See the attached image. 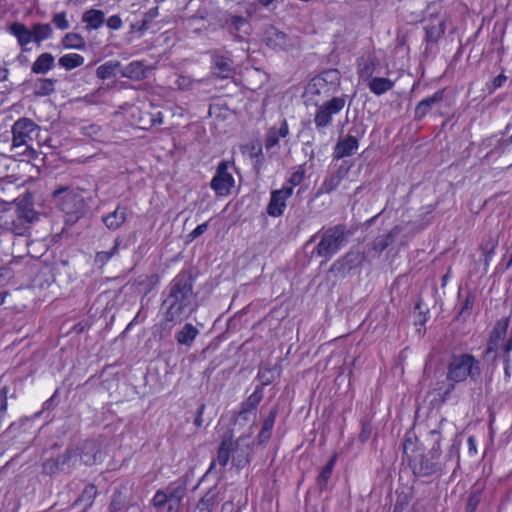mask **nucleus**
Wrapping results in <instances>:
<instances>
[{
    "label": "nucleus",
    "instance_id": "bf43d9fd",
    "mask_svg": "<svg viewBox=\"0 0 512 512\" xmlns=\"http://www.w3.org/2000/svg\"><path fill=\"white\" fill-rule=\"evenodd\" d=\"M101 128L97 124H90L81 128V132L84 136L95 138L99 135Z\"/></svg>",
    "mask_w": 512,
    "mask_h": 512
},
{
    "label": "nucleus",
    "instance_id": "ea45409f",
    "mask_svg": "<svg viewBox=\"0 0 512 512\" xmlns=\"http://www.w3.org/2000/svg\"><path fill=\"white\" fill-rule=\"evenodd\" d=\"M121 242H122L121 238L117 237V238H115L114 244H113L112 248L109 251H99V252H97L96 255H95V259H94L95 263L97 265H99L100 267H103L104 265H106L108 263V261L113 256L118 254Z\"/></svg>",
    "mask_w": 512,
    "mask_h": 512
},
{
    "label": "nucleus",
    "instance_id": "20e7f679",
    "mask_svg": "<svg viewBox=\"0 0 512 512\" xmlns=\"http://www.w3.org/2000/svg\"><path fill=\"white\" fill-rule=\"evenodd\" d=\"M352 232L345 224H336L320 233V241L312 254L323 258V263L331 260L348 242Z\"/></svg>",
    "mask_w": 512,
    "mask_h": 512
},
{
    "label": "nucleus",
    "instance_id": "774afa93",
    "mask_svg": "<svg viewBox=\"0 0 512 512\" xmlns=\"http://www.w3.org/2000/svg\"><path fill=\"white\" fill-rule=\"evenodd\" d=\"M502 350L504 352L503 357L510 356V352L512 351V330L509 334L508 339L502 345Z\"/></svg>",
    "mask_w": 512,
    "mask_h": 512
},
{
    "label": "nucleus",
    "instance_id": "6e6552de",
    "mask_svg": "<svg viewBox=\"0 0 512 512\" xmlns=\"http://www.w3.org/2000/svg\"><path fill=\"white\" fill-rule=\"evenodd\" d=\"M317 106L314 115V123L317 130L321 131L332 124L333 116L339 114L346 105V95L333 96L331 99L325 100Z\"/></svg>",
    "mask_w": 512,
    "mask_h": 512
},
{
    "label": "nucleus",
    "instance_id": "0e129e2a",
    "mask_svg": "<svg viewBox=\"0 0 512 512\" xmlns=\"http://www.w3.org/2000/svg\"><path fill=\"white\" fill-rule=\"evenodd\" d=\"M106 24L110 29L118 30L122 26V20L118 15H112L107 19Z\"/></svg>",
    "mask_w": 512,
    "mask_h": 512
},
{
    "label": "nucleus",
    "instance_id": "052dcab7",
    "mask_svg": "<svg viewBox=\"0 0 512 512\" xmlns=\"http://www.w3.org/2000/svg\"><path fill=\"white\" fill-rule=\"evenodd\" d=\"M193 79L190 76L180 75L176 80V85L180 90L190 89Z\"/></svg>",
    "mask_w": 512,
    "mask_h": 512
},
{
    "label": "nucleus",
    "instance_id": "37998d69",
    "mask_svg": "<svg viewBox=\"0 0 512 512\" xmlns=\"http://www.w3.org/2000/svg\"><path fill=\"white\" fill-rule=\"evenodd\" d=\"M280 375L279 369L274 367H262L259 369L257 378L261 381V387L271 384Z\"/></svg>",
    "mask_w": 512,
    "mask_h": 512
},
{
    "label": "nucleus",
    "instance_id": "6ab92c4d",
    "mask_svg": "<svg viewBox=\"0 0 512 512\" xmlns=\"http://www.w3.org/2000/svg\"><path fill=\"white\" fill-rule=\"evenodd\" d=\"M292 193V187H282L281 189L273 190L266 208L267 214L272 217L281 216L286 207V200L292 195Z\"/></svg>",
    "mask_w": 512,
    "mask_h": 512
},
{
    "label": "nucleus",
    "instance_id": "a19ab883",
    "mask_svg": "<svg viewBox=\"0 0 512 512\" xmlns=\"http://www.w3.org/2000/svg\"><path fill=\"white\" fill-rule=\"evenodd\" d=\"M119 68L120 63L118 61H108L97 68L96 75L99 79L106 80L115 76Z\"/></svg>",
    "mask_w": 512,
    "mask_h": 512
},
{
    "label": "nucleus",
    "instance_id": "13d9d810",
    "mask_svg": "<svg viewBox=\"0 0 512 512\" xmlns=\"http://www.w3.org/2000/svg\"><path fill=\"white\" fill-rule=\"evenodd\" d=\"M52 22L57 28L61 30H66L69 28V22L66 19V14L64 12L55 14L53 16Z\"/></svg>",
    "mask_w": 512,
    "mask_h": 512
},
{
    "label": "nucleus",
    "instance_id": "7c9ffc66",
    "mask_svg": "<svg viewBox=\"0 0 512 512\" xmlns=\"http://www.w3.org/2000/svg\"><path fill=\"white\" fill-rule=\"evenodd\" d=\"M289 134V128L286 119H283L279 128L271 127L265 136V148L267 150L278 145L280 138H285Z\"/></svg>",
    "mask_w": 512,
    "mask_h": 512
},
{
    "label": "nucleus",
    "instance_id": "72a5a7b5",
    "mask_svg": "<svg viewBox=\"0 0 512 512\" xmlns=\"http://www.w3.org/2000/svg\"><path fill=\"white\" fill-rule=\"evenodd\" d=\"M54 61V56L51 53H42L32 64L31 71L35 74H45L53 68Z\"/></svg>",
    "mask_w": 512,
    "mask_h": 512
},
{
    "label": "nucleus",
    "instance_id": "49530a36",
    "mask_svg": "<svg viewBox=\"0 0 512 512\" xmlns=\"http://www.w3.org/2000/svg\"><path fill=\"white\" fill-rule=\"evenodd\" d=\"M97 487L94 484H88L85 486L84 490L82 491L79 498L76 500V503L78 502H85L86 503V510L87 508H90L93 505L94 499L97 496Z\"/></svg>",
    "mask_w": 512,
    "mask_h": 512
},
{
    "label": "nucleus",
    "instance_id": "2eb2a0df",
    "mask_svg": "<svg viewBox=\"0 0 512 512\" xmlns=\"http://www.w3.org/2000/svg\"><path fill=\"white\" fill-rule=\"evenodd\" d=\"M234 185V178L228 172V163L221 161L216 169V173L210 182V187L218 196H226L230 193Z\"/></svg>",
    "mask_w": 512,
    "mask_h": 512
},
{
    "label": "nucleus",
    "instance_id": "c85d7f7f",
    "mask_svg": "<svg viewBox=\"0 0 512 512\" xmlns=\"http://www.w3.org/2000/svg\"><path fill=\"white\" fill-rule=\"evenodd\" d=\"M402 231L401 227L396 225L388 233L377 236L372 242V250L377 255H380L386 248H388Z\"/></svg>",
    "mask_w": 512,
    "mask_h": 512
},
{
    "label": "nucleus",
    "instance_id": "473e14b6",
    "mask_svg": "<svg viewBox=\"0 0 512 512\" xmlns=\"http://www.w3.org/2000/svg\"><path fill=\"white\" fill-rule=\"evenodd\" d=\"M198 334L199 330L194 325L186 323L182 329L177 332L175 338L178 344L190 347Z\"/></svg>",
    "mask_w": 512,
    "mask_h": 512
},
{
    "label": "nucleus",
    "instance_id": "c756f323",
    "mask_svg": "<svg viewBox=\"0 0 512 512\" xmlns=\"http://www.w3.org/2000/svg\"><path fill=\"white\" fill-rule=\"evenodd\" d=\"M233 446V432L230 430L223 434L217 451V462L222 467H225L228 464L231 452H233Z\"/></svg>",
    "mask_w": 512,
    "mask_h": 512
},
{
    "label": "nucleus",
    "instance_id": "2f4dec72",
    "mask_svg": "<svg viewBox=\"0 0 512 512\" xmlns=\"http://www.w3.org/2000/svg\"><path fill=\"white\" fill-rule=\"evenodd\" d=\"M336 463V454H333L325 466L321 469L317 479L316 485L320 493L327 489L328 481L332 476L334 466Z\"/></svg>",
    "mask_w": 512,
    "mask_h": 512
},
{
    "label": "nucleus",
    "instance_id": "7ed1b4c3",
    "mask_svg": "<svg viewBox=\"0 0 512 512\" xmlns=\"http://www.w3.org/2000/svg\"><path fill=\"white\" fill-rule=\"evenodd\" d=\"M481 376L480 362L471 354L464 353L452 355L447 366V379L451 381L443 389L435 388L441 402H445L450 393L455 389V383L463 382L466 379L476 382Z\"/></svg>",
    "mask_w": 512,
    "mask_h": 512
},
{
    "label": "nucleus",
    "instance_id": "f03ea898",
    "mask_svg": "<svg viewBox=\"0 0 512 512\" xmlns=\"http://www.w3.org/2000/svg\"><path fill=\"white\" fill-rule=\"evenodd\" d=\"M429 434L433 445L426 453L416 451L411 438H406L403 443L404 454L408 457L409 466L415 477L439 478L446 470V462L440 459V433L437 430H431Z\"/></svg>",
    "mask_w": 512,
    "mask_h": 512
},
{
    "label": "nucleus",
    "instance_id": "4be33fe9",
    "mask_svg": "<svg viewBox=\"0 0 512 512\" xmlns=\"http://www.w3.org/2000/svg\"><path fill=\"white\" fill-rule=\"evenodd\" d=\"M186 482L171 483L165 489L170 500V505L167 506V512H178L180 504L186 494Z\"/></svg>",
    "mask_w": 512,
    "mask_h": 512
},
{
    "label": "nucleus",
    "instance_id": "ddd939ff",
    "mask_svg": "<svg viewBox=\"0 0 512 512\" xmlns=\"http://www.w3.org/2000/svg\"><path fill=\"white\" fill-rule=\"evenodd\" d=\"M254 440L251 434L240 436L233 446L232 463L237 469H242L251 461Z\"/></svg>",
    "mask_w": 512,
    "mask_h": 512
},
{
    "label": "nucleus",
    "instance_id": "680f3d73",
    "mask_svg": "<svg viewBox=\"0 0 512 512\" xmlns=\"http://www.w3.org/2000/svg\"><path fill=\"white\" fill-rule=\"evenodd\" d=\"M208 229V223H203L198 225L193 231H191L188 235V241H193L202 234H204Z\"/></svg>",
    "mask_w": 512,
    "mask_h": 512
},
{
    "label": "nucleus",
    "instance_id": "1a4fd4ad",
    "mask_svg": "<svg viewBox=\"0 0 512 512\" xmlns=\"http://www.w3.org/2000/svg\"><path fill=\"white\" fill-rule=\"evenodd\" d=\"M76 465V450L67 448L57 457H51L43 461L42 473L54 476L59 473H70Z\"/></svg>",
    "mask_w": 512,
    "mask_h": 512
},
{
    "label": "nucleus",
    "instance_id": "c9c22d12",
    "mask_svg": "<svg viewBox=\"0 0 512 512\" xmlns=\"http://www.w3.org/2000/svg\"><path fill=\"white\" fill-rule=\"evenodd\" d=\"M82 21L88 29H98L104 23V13L101 10L90 9L83 14Z\"/></svg>",
    "mask_w": 512,
    "mask_h": 512
},
{
    "label": "nucleus",
    "instance_id": "a878e982",
    "mask_svg": "<svg viewBox=\"0 0 512 512\" xmlns=\"http://www.w3.org/2000/svg\"><path fill=\"white\" fill-rule=\"evenodd\" d=\"M7 30L16 37L22 51L27 52L30 50L27 48V45L32 42L33 34H31V30L25 24L13 22L8 26Z\"/></svg>",
    "mask_w": 512,
    "mask_h": 512
},
{
    "label": "nucleus",
    "instance_id": "c03bdc74",
    "mask_svg": "<svg viewBox=\"0 0 512 512\" xmlns=\"http://www.w3.org/2000/svg\"><path fill=\"white\" fill-rule=\"evenodd\" d=\"M62 45L66 48L84 50L86 47L85 40L80 34L67 33L62 38Z\"/></svg>",
    "mask_w": 512,
    "mask_h": 512
},
{
    "label": "nucleus",
    "instance_id": "4d7b16f0",
    "mask_svg": "<svg viewBox=\"0 0 512 512\" xmlns=\"http://www.w3.org/2000/svg\"><path fill=\"white\" fill-rule=\"evenodd\" d=\"M278 413V409L276 406L272 407L269 414L266 416V418L263 421L262 429L270 430L272 431L275 419Z\"/></svg>",
    "mask_w": 512,
    "mask_h": 512
},
{
    "label": "nucleus",
    "instance_id": "8fccbe9b",
    "mask_svg": "<svg viewBox=\"0 0 512 512\" xmlns=\"http://www.w3.org/2000/svg\"><path fill=\"white\" fill-rule=\"evenodd\" d=\"M476 300V295L474 292L469 291L465 297L464 303L458 313V319L463 317V319H466L472 311L473 305Z\"/></svg>",
    "mask_w": 512,
    "mask_h": 512
},
{
    "label": "nucleus",
    "instance_id": "a211bd4d",
    "mask_svg": "<svg viewBox=\"0 0 512 512\" xmlns=\"http://www.w3.org/2000/svg\"><path fill=\"white\" fill-rule=\"evenodd\" d=\"M350 168L351 165H349L346 161H343L336 169V171L325 177L320 187L318 188L317 195L329 194L336 190L341 181L347 177Z\"/></svg>",
    "mask_w": 512,
    "mask_h": 512
},
{
    "label": "nucleus",
    "instance_id": "864d4df0",
    "mask_svg": "<svg viewBox=\"0 0 512 512\" xmlns=\"http://www.w3.org/2000/svg\"><path fill=\"white\" fill-rule=\"evenodd\" d=\"M372 434V425L369 421L362 420L361 421V432L359 434V441L364 444L366 443Z\"/></svg>",
    "mask_w": 512,
    "mask_h": 512
},
{
    "label": "nucleus",
    "instance_id": "393cba45",
    "mask_svg": "<svg viewBox=\"0 0 512 512\" xmlns=\"http://www.w3.org/2000/svg\"><path fill=\"white\" fill-rule=\"evenodd\" d=\"M74 450H76V458L79 457L83 464L91 466L96 462L98 449L95 441L86 439L81 442Z\"/></svg>",
    "mask_w": 512,
    "mask_h": 512
},
{
    "label": "nucleus",
    "instance_id": "de8ad7c7",
    "mask_svg": "<svg viewBox=\"0 0 512 512\" xmlns=\"http://www.w3.org/2000/svg\"><path fill=\"white\" fill-rule=\"evenodd\" d=\"M126 504V496L121 490H115L109 503V512H119Z\"/></svg>",
    "mask_w": 512,
    "mask_h": 512
},
{
    "label": "nucleus",
    "instance_id": "4468645a",
    "mask_svg": "<svg viewBox=\"0 0 512 512\" xmlns=\"http://www.w3.org/2000/svg\"><path fill=\"white\" fill-rule=\"evenodd\" d=\"M365 259L363 253L358 250H350L344 256L338 258L330 267L329 272L346 276L352 269L360 266Z\"/></svg>",
    "mask_w": 512,
    "mask_h": 512
},
{
    "label": "nucleus",
    "instance_id": "f8f14e48",
    "mask_svg": "<svg viewBox=\"0 0 512 512\" xmlns=\"http://www.w3.org/2000/svg\"><path fill=\"white\" fill-rule=\"evenodd\" d=\"M209 54L213 76L219 79H230L235 75V64L230 56L217 49L210 51Z\"/></svg>",
    "mask_w": 512,
    "mask_h": 512
},
{
    "label": "nucleus",
    "instance_id": "5fc2aeb1",
    "mask_svg": "<svg viewBox=\"0 0 512 512\" xmlns=\"http://www.w3.org/2000/svg\"><path fill=\"white\" fill-rule=\"evenodd\" d=\"M12 207L11 203L7 202H0V228L5 230L8 218V213L10 212V209Z\"/></svg>",
    "mask_w": 512,
    "mask_h": 512
},
{
    "label": "nucleus",
    "instance_id": "3c124183",
    "mask_svg": "<svg viewBox=\"0 0 512 512\" xmlns=\"http://www.w3.org/2000/svg\"><path fill=\"white\" fill-rule=\"evenodd\" d=\"M482 492L480 489L474 490L467 498L464 512H475L481 502Z\"/></svg>",
    "mask_w": 512,
    "mask_h": 512
},
{
    "label": "nucleus",
    "instance_id": "423d86ee",
    "mask_svg": "<svg viewBox=\"0 0 512 512\" xmlns=\"http://www.w3.org/2000/svg\"><path fill=\"white\" fill-rule=\"evenodd\" d=\"M341 74L337 69H327L313 77L305 87L304 95L313 100L315 96L330 97L340 89Z\"/></svg>",
    "mask_w": 512,
    "mask_h": 512
},
{
    "label": "nucleus",
    "instance_id": "58836bf2",
    "mask_svg": "<svg viewBox=\"0 0 512 512\" xmlns=\"http://www.w3.org/2000/svg\"><path fill=\"white\" fill-rule=\"evenodd\" d=\"M263 398V388L257 386L255 391L241 404L240 414L248 413L256 409Z\"/></svg>",
    "mask_w": 512,
    "mask_h": 512
},
{
    "label": "nucleus",
    "instance_id": "09e8293b",
    "mask_svg": "<svg viewBox=\"0 0 512 512\" xmlns=\"http://www.w3.org/2000/svg\"><path fill=\"white\" fill-rule=\"evenodd\" d=\"M151 504L157 511H161L165 507V505L169 506L170 500L168 499L166 490H157L151 500Z\"/></svg>",
    "mask_w": 512,
    "mask_h": 512
},
{
    "label": "nucleus",
    "instance_id": "603ef678",
    "mask_svg": "<svg viewBox=\"0 0 512 512\" xmlns=\"http://www.w3.org/2000/svg\"><path fill=\"white\" fill-rule=\"evenodd\" d=\"M158 278L155 275L152 276H140L135 280V284L138 286H145V294H147L152 286L157 282Z\"/></svg>",
    "mask_w": 512,
    "mask_h": 512
},
{
    "label": "nucleus",
    "instance_id": "e2e57ef3",
    "mask_svg": "<svg viewBox=\"0 0 512 512\" xmlns=\"http://www.w3.org/2000/svg\"><path fill=\"white\" fill-rule=\"evenodd\" d=\"M304 175L305 171L302 169L293 172L289 178V183L291 184L290 187L293 188V186L299 185L303 181Z\"/></svg>",
    "mask_w": 512,
    "mask_h": 512
},
{
    "label": "nucleus",
    "instance_id": "0eeeda50",
    "mask_svg": "<svg viewBox=\"0 0 512 512\" xmlns=\"http://www.w3.org/2000/svg\"><path fill=\"white\" fill-rule=\"evenodd\" d=\"M56 193H63L59 207L66 215V224H74L86 214L87 205L81 194L66 189L58 190Z\"/></svg>",
    "mask_w": 512,
    "mask_h": 512
},
{
    "label": "nucleus",
    "instance_id": "69168bd1",
    "mask_svg": "<svg viewBox=\"0 0 512 512\" xmlns=\"http://www.w3.org/2000/svg\"><path fill=\"white\" fill-rule=\"evenodd\" d=\"M359 66H360L359 73H360L361 78H369L372 75V73H373L372 64H370L369 62H365L363 65L359 64Z\"/></svg>",
    "mask_w": 512,
    "mask_h": 512
},
{
    "label": "nucleus",
    "instance_id": "412c9836",
    "mask_svg": "<svg viewBox=\"0 0 512 512\" xmlns=\"http://www.w3.org/2000/svg\"><path fill=\"white\" fill-rule=\"evenodd\" d=\"M30 424L29 419L21 418L12 422L1 434L0 442L9 444L10 442L20 439L23 443L27 442L25 434L27 432L26 426Z\"/></svg>",
    "mask_w": 512,
    "mask_h": 512
},
{
    "label": "nucleus",
    "instance_id": "39448f33",
    "mask_svg": "<svg viewBox=\"0 0 512 512\" xmlns=\"http://www.w3.org/2000/svg\"><path fill=\"white\" fill-rule=\"evenodd\" d=\"M8 221L5 231H9L18 236L27 234L31 225L39 219V213L36 212L32 204L28 202H20L13 205L8 213Z\"/></svg>",
    "mask_w": 512,
    "mask_h": 512
},
{
    "label": "nucleus",
    "instance_id": "b1692460",
    "mask_svg": "<svg viewBox=\"0 0 512 512\" xmlns=\"http://www.w3.org/2000/svg\"><path fill=\"white\" fill-rule=\"evenodd\" d=\"M128 208L120 204L114 211L102 216V222L110 231L119 229L127 220Z\"/></svg>",
    "mask_w": 512,
    "mask_h": 512
},
{
    "label": "nucleus",
    "instance_id": "bb28decb",
    "mask_svg": "<svg viewBox=\"0 0 512 512\" xmlns=\"http://www.w3.org/2000/svg\"><path fill=\"white\" fill-rule=\"evenodd\" d=\"M225 25L234 39L241 41L239 33L249 34V22L247 18L240 15H230L225 19Z\"/></svg>",
    "mask_w": 512,
    "mask_h": 512
},
{
    "label": "nucleus",
    "instance_id": "9b49d317",
    "mask_svg": "<svg viewBox=\"0 0 512 512\" xmlns=\"http://www.w3.org/2000/svg\"><path fill=\"white\" fill-rule=\"evenodd\" d=\"M262 41L275 51H288L295 47V40L273 25L263 28Z\"/></svg>",
    "mask_w": 512,
    "mask_h": 512
},
{
    "label": "nucleus",
    "instance_id": "aec40b11",
    "mask_svg": "<svg viewBox=\"0 0 512 512\" xmlns=\"http://www.w3.org/2000/svg\"><path fill=\"white\" fill-rule=\"evenodd\" d=\"M225 490L222 487H211L196 503L193 512H212L224 499Z\"/></svg>",
    "mask_w": 512,
    "mask_h": 512
},
{
    "label": "nucleus",
    "instance_id": "79ce46f5",
    "mask_svg": "<svg viewBox=\"0 0 512 512\" xmlns=\"http://www.w3.org/2000/svg\"><path fill=\"white\" fill-rule=\"evenodd\" d=\"M84 63V57L80 54L71 53L61 56L58 60V64L66 70H72L77 68Z\"/></svg>",
    "mask_w": 512,
    "mask_h": 512
},
{
    "label": "nucleus",
    "instance_id": "338daca9",
    "mask_svg": "<svg viewBox=\"0 0 512 512\" xmlns=\"http://www.w3.org/2000/svg\"><path fill=\"white\" fill-rule=\"evenodd\" d=\"M271 435H272V431L266 430V429H261V431L257 437L258 444L259 445L266 444L270 440Z\"/></svg>",
    "mask_w": 512,
    "mask_h": 512
},
{
    "label": "nucleus",
    "instance_id": "dca6fc26",
    "mask_svg": "<svg viewBox=\"0 0 512 512\" xmlns=\"http://www.w3.org/2000/svg\"><path fill=\"white\" fill-rule=\"evenodd\" d=\"M351 132H355V135L349 134L345 138L339 139L336 143L333 152L334 159L340 160L344 157L352 156L358 150V138L364 134V129L352 128Z\"/></svg>",
    "mask_w": 512,
    "mask_h": 512
},
{
    "label": "nucleus",
    "instance_id": "5701e85b",
    "mask_svg": "<svg viewBox=\"0 0 512 512\" xmlns=\"http://www.w3.org/2000/svg\"><path fill=\"white\" fill-rule=\"evenodd\" d=\"M510 319L508 317L503 318L496 322L494 325L488 342V346L486 348L485 353L489 354L491 352H496L499 347L500 340L506 335L508 327H509Z\"/></svg>",
    "mask_w": 512,
    "mask_h": 512
},
{
    "label": "nucleus",
    "instance_id": "4c0bfd02",
    "mask_svg": "<svg viewBox=\"0 0 512 512\" xmlns=\"http://www.w3.org/2000/svg\"><path fill=\"white\" fill-rule=\"evenodd\" d=\"M53 30L48 23H37L34 24L31 29V34H33L32 41L37 43L38 45L46 39L51 38Z\"/></svg>",
    "mask_w": 512,
    "mask_h": 512
},
{
    "label": "nucleus",
    "instance_id": "cd10ccee",
    "mask_svg": "<svg viewBox=\"0 0 512 512\" xmlns=\"http://www.w3.org/2000/svg\"><path fill=\"white\" fill-rule=\"evenodd\" d=\"M427 42H437L445 32V23L438 17H431L424 26Z\"/></svg>",
    "mask_w": 512,
    "mask_h": 512
},
{
    "label": "nucleus",
    "instance_id": "a18cd8bd",
    "mask_svg": "<svg viewBox=\"0 0 512 512\" xmlns=\"http://www.w3.org/2000/svg\"><path fill=\"white\" fill-rule=\"evenodd\" d=\"M55 80L50 78L40 79L34 88L36 96H48L55 91Z\"/></svg>",
    "mask_w": 512,
    "mask_h": 512
},
{
    "label": "nucleus",
    "instance_id": "f704fd0d",
    "mask_svg": "<svg viewBox=\"0 0 512 512\" xmlns=\"http://www.w3.org/2000/svg\"><path fill=\"white\" fill-rule=\"evenodd\" d=\"M394 86V82L389 78L374 77L368 82V87L371 92L375 95H382L387 91L391 90Z\"/></svg>",
    "mask_w": 512,
    "mask_h": 512
},
{
    "label": "nucleus",
    "instance_id": "f3484780",
    "mask_svg": "<svg viewBox=\"0 0 512 512\" xmlns=\"http://www.w3.org/2000/svg\"><path fill=\"white\" fill-rule=\"evenodd\" d=\"M445 90H437L433 95L428 96L421 100L414 110V119L417 121L422 120L432 111H439L442 107Z\"/></svg>",
    "mask_w": 512,
    "mask_h": 512
},
{
    "label": "nucleus",
    "instance_id": "6e6d98bb",
    "mask_svg": "<svg viewBox=\"0 0 512 512\" xmlns=\"http://www.w3.org/2000/svg\"><path fill=\"white\" fill-rule=\"evenodd\" d=\"M148 119L147 121H144L143 123V129H148L154 125H160L163 122V116L160 111L156 112L155 114H147Z\"/></svg>",
    "mask_w": 512,
    "mask_h": 512
},
{
    "label": "nucleus",
    "instance_id": "9d476101",
    "mask_svg": "<svg viewBox=\"0 0 512 512\" xmlns=\"http://www.w3.org/2000/svg\"><path fill=\"white\" fill-rule=\"evenodd\" d=\"M38 125L29 118L22 117L12 126V144L10 150L14 151L21 147H29L28 142L33 140V134L38 129Z\"/></svg>",
    "mask_w": 512,
    "mask_h": 512
},
{
    "label": "nucleus",
    "instance_id": "e433bc0d",
    "mask_svg": "<svg viewBox=\"0 0 512 512\" xmlns=\"http://www.w3.org/2000/svg\"><path fill=\"white\" fill-rule=\"evenodd\" d=\"M122 76L140 80L146 77L145 66L139 61H134L128 64L122 71Z\"/></svg>",
    "mask_w": 512,
    "mask_h": 512
},
{
    "label": "nucleus",
    "instance_id": "f257e3e1",
    "mask_svg": "<svg viewBox=\"0 0 512 512\" xmlns=\"http://www.w3.org/2000/svg\"><path fill=\"white\" fill-rule=\"evenodd\" d=\"M196 275L191 269L181 270L170 282L162 305L166 307L167 322L187 319L197 307V295L193 291Z\"/></svg>",
    "mask_w": 512,
    "mask_h": 512
}]
</instances>
